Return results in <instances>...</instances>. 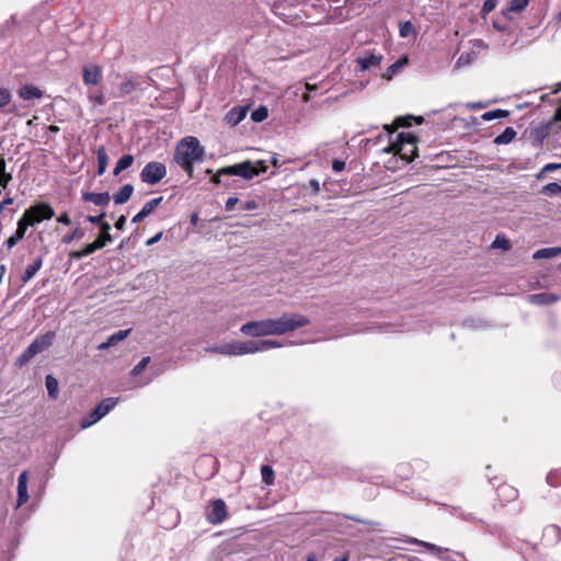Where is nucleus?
<instances>
[{
	"label": "nucleus",
	"instance_id": "nucleus-1",
	"mask_svg": "<svg viewBox=\"0 0 561 561\" xmlns=\"http://www.w3.org/2000/svg\"><path fill=\"white\" fill-rule=\"evenodd\" d=\"M309 324L310 320L306 316L287 312L277 319L267 318L259 321H249L241 325L240 332L251 337L283 335Z\"/></svg>",
	"mask_w": 561,
	"mask_h": 561
},
{
	"label": "nucleus",
	"instance_id": "nucleus-2",
	"mask_svg": "<svg viewBox=\"0 0 561 561\" xmlns=\"http://www.w3.org/2000/svg\"><path fill=\"white\" fill-rule=\"evenodd\" d=\"M203 157L204 148L201 146L199 140L196 137L188 136L178 144L174 160L190 178H193V165L195 162L201 161Z\"/></svg>",
	"mask_w": 561,
	"mask_h": 561
},
{
	"label": "nucleus",
	"instance_id": "nucleus-3",
	"mask_svg": "<svg viewBox=\"0 0 561 561\" xmlns=\"http://www.w3.org/2000/svg\"><path fill=\"white\" fill-rule=\"evenodd\" d=\"M383 151L399 157L403 163H409L417 156L416 137L412 133L402 131Z\"/></svg>",
	"mask_w": 561,
	"mask_h": 561
},
{
	"label": "nucleus",
	"instance_id": "nucleus-4",
	"mask_svg": "<svg viewBox=\"0 0 561 561\" xmlns=\"http://www.w3.org/2000/svg\"><path fill=\"white\" fill-rule=\"evenodd\" d=\"M55 211L53 207L47 203H37L31 207H28L22 217L18 221V226H23L26 230L30 226H34L36 224L42 222L43 220H48L53 218Z\"/></svg>",
	"mask_w": 561,
	"mask_h": 561
},
{
	"label": "nucleus",
	"instance_id": "nucleus-5",
	"mask_svg": "<svg viewBox=\"0 0 561 561\" xmlns=\"http://www.w3.org/2000/svg\"><path fill=\"white\" fill-rule=\"evenodd\" d=\"M55 339L54 332H47L41 336H37L16 358L15 364L19 367L26 365L34 356L47 350Z\"/></svg>",
	"mask_w": 561,
	"mask_h": 561
},
{
	"label": "nucleus",
	"instance_id": "nucleus-6",
	"mask_svg": "<svg viewBox=\"0 0 561 561\" xmlns=\"http://www.w3.org/2000/svg\"><path fill=\"white\" fill-rule=\"evenodd\" d=\"M55 339L54 332H47L41 336H37L16 358L15 364L19 367L26 365L34 356L47 350Z\"/></svg>",
	"mask_w": 561,
	"mask_h": 561
},
{
	"label": "nucleus",
	"instance_id": "nucleus-7",
	"mask_svg": "<svg viewBox=\"0 0 561 561\" xmlns=\"http://www.w3.org/2000/svg\"><path fill=\"white\" fill-rule=\"evenodd\" d=\"M266 171V167L263 161H256L255 163L251 161H243L227 168H222L219 170V174H228V175H237L243 179H253Z\"/></svg>",
	"mask_w": 561,
	"mask_h": 561
},
{
	"label": "nucleus",
	"instance_id": "nucleus-8",
	"mask_svg": "<svg viewBox=\"0 0 561 561\" xmlns=\"http://www.w3.org/2000/svg\"><path fill=\"white\" fill-rule=\"evenodd\" d=\"M165 175V165L157 161L147 163L140 172L141 181L150 185L159 183Z\"/></svg>",
	"mask_w": 561,
	"mask_h": 561
},
{
	"label": "nucleus",
	"instance_id": "nucleus-9",
	"mask_svg": "<svg viewBox=\"0 0 561 561\" xmlns=\"http://www.w3.org/2000/svg\"><path fill=\"white\" fill-rule=\"evenodd\" d=\"M206 520L211 525H219L228 517L227 505L224 500L217 499L210 502L209 510L205 514Z\"/></svg>",
	"mask_w": 561,
	"mask_h": 561
},
{
	"label": "nucleus",
	"instance_id": "nucleus-10",
	"mask_svg": "<svg viewBox=\"0 0 561 561\" xmlns=\"http://www.w3.org/2000/svg\"><path fill=\"white\" fill-rule=\"evenodd\" d=\"M117 404V399L115 398H106L104 399L90 414L91 420L88 422H83L81 426L83 428L96 423L103 416H105L115 405Z\"/></svg>",
	"mask_w": 561,
	"mask_h": 561
},
{
	"label": "nucleus",
	"instance_id": "nucleus-11",
	"mask_svg": "<svg viewBox=\"0 0 561 561\" xmlns=\"http://www.w3.org/2000/svg\"><path fill=\"white\" fill-rule=\"evenodd\" d=\"M382 61V55L366 51L362 56L356 58L357 71L364 72L370 68L378 67Z\"/></svg>",
	"mask_w": 561,
	"mask_h": 561
},
{
	"label": "nucleus",
	"instance_id": "nucleus-12",
	"mask_svg": "<svg viewBox=\"0 0 561 561\" xmlns=\"http://www.w3.org/2000/svg\"><path fill=\"white\" fill-rule=\"evenodd\" d=\"M82 80L85 85H98L102 80V67L96 64L83 66Z\"/></svg>",
	"mask_w": 561,
	"mask_h": 561
},
{
	"label": "nucleus",
	"instance_id": "nucleus-13",
	"mask_svg": "<svg viewBox=\"0 0 561 561\" xmlns=\"http://www.w3.org/2000/svg\"><path fill=\"white\" fill-rule=\"evenodd\" d=\"M27 483H28V472L26 470H24L20 473L19 479H18L16 507L25 504L28 501Z\"/></svg>",
	"mask_w": 561,
	"mask_h": 561
},
{
	"label": "nucleus",
	"instance_id": "nucleus-14",
	"mask_svg": "<svg viewBox=\"0 0 561 561\" xmlns=\"http://www.w3.org/2000/svg\"><path fill=\"white\" fill-rule=\"evenodd\" d=\"M401 540L405 543L421 546L437 556H440L444 551H448L447 548H442L435 543L423 541V540H420L417 538L410 537V536H404V538Z\"/></svg>",
	"mask_w": 561,
	"mask_h": 561
},
{
	"label": "nucleus",
	"instance_id": "nucleus-15",
	"mask_svg": "<svg viewBox=\"0 0 561 561\" xmlns=\"http://www.w3.org/2000/svg\"><path fill=\"white\" fill-rule=\"evenodd\" d=\"M542 539L549 546H554L561 540V528L558 525H548L542 533Z\"/></svg>",
	"mask_w": 561,
	"mask_h": 561
},
{
	"label": "nucleus",
	"instance_id": "nucleus-16",
	"mask_svg": "<svg viewBox=\"0 0 561 561\" xmlns=\"http://www.w3.org/2000/svg\"><path fill=\"white\" fill-rule=\"evenodd\" d=\"M82 198L85 202H91L98 206H107L111 201V196L107 192H103V193L83 192Z\"/></svg>",
	"mask_w": 561,
	"mask_h": 561
},
{
	"label": "nucleus",
	"instance_id": "nucleus-17",
	"mask_svg": "<svg viewBox=\"0 0 561 561\" xmlns=\"http://www.w3.org/2000/svg\"><path fill=\"white\" fill-rule=\"evenodd\" d=\"M527 300L533 305L543 306L551 305L559 300V297L550 293L533 294L527 297Z\"/></svg>",
	"mask_w": 561,
	"mask_h": 561
},
{
	"label": "nucleus",
	"instance_id": "nucleus-18",
	"mask_svg": "<svg viewBox=\"0 0 561 561\" xmlns=\"http://www.w3.org/2000/svg\"><path fill=\"white\" fill-rule=\"evenodd\" d=\"M19 96L22 100H32L43 98V91L34 84H26L20 88L18 91Z\"/></svg>",
	"mask_w": 561,
	"mask_h": 561
},
{
	"label": "nucleus",
	"instance_id": "nucleus-19",
	"mask_svg": "<svg viewBox=\"0 0 561 561\" xmlns=\"http://www.w3.org/2000/svg\"><path fill=\"white\" fill-rule=\"evenodd\" d=\"M138 83L133 78L124 77L122 83L118 87V93L115 94L117 98H123L131 94L136 91Z\"/></svg>",
	"mask_w": 561,
	"mask_h": 561
},
{
	"label": "nucleus",
	"instance_id": "nucleus-20",
	"mask_svg": "<svg viewBox=\"0 0 561 561\" xmlns=\"http://www.w3.org/2000/svg\"><path fill=\"white\" fill-rule=\"evenodd\" d=\"M259 344H260V341H245V342L237 341L238 356L261 352Z\"/></svg>",
	"mask_w": 561,
	"mask_h": 561
},
{
	"label": "nucleus",
	"instance_id": "nucleus-21",
	"mask_svg": "<svg viewBox=\"0 0 561 561\" xmlns=\"http://www.w3.org/2000/svg\"><path fill=\"white\" fill-rule=\"evenodd\" d=\"M42 265H43V259L37 257L33 263L28 264L25 267V270L21 276V280L24 284L30 282L35 276V274L41 270Z\"/></svg>",
	"mask_w": 561,
	"mask_h": 561
},
{
	"label": "nucleus",
	"instance_id": "nucleus-22",
	"mask_svg": "<svg viewBox=\"0 0 561 561\" xmlns=\"http://www.w3.org/2000/svg\"><path fill=\"white\" fill-rule=\"evenodd\" d=\"M134 192V186L131 184L123 185L113 196L114 203L117 205H122L126 203Z\"/></svg>",
	"mask_w": 561,
	"mask_h": 561
},
{
	"label": "nucleus",
	"instance_id": "nucleus-23",
	"mask_svg": "<svg viewBox=\"0 0 561 561\" xmlns=\"http://www.w3.org/2000/svg\"><path fill=\"white\" fill-rule=\"evenodd\" d=\"M245 107H233L228 112L226 119L229 124L237 125L245 117Z\"/></svg>",
	"mask_w": 561,
	"mask_h": 561
},
{
	"label": "nucleus",
	"instance_id": "nucleus-24",
	"mask_svg": "<svg viewBox=\"0 0 561 561\" xmlns=\"http://www.w3.org/2000/svg\"><path fill=\"white\" fill-rule=\"evenodd\" d=\"M561 254V247H554V248H543L537 250L533 257L535 260H541V259H552L557 255Z\"/></svg>",
	"mask_w": 561,
	"mask_h": 561
},
{
	"label": "nucleus",
	"instance_id": "nucleus-25",
	"mask_svg": "<svg viewBox=\"0 0 561 561\" xmlns=\"http://www.w3.org/2000/svg\"><path fill=\"white\" fill-rule=\"evenodd\" d=\"M516 137V130L513 127H506L504 131L494 138L495 145H507Z\"/></svg>",
	"mask_w": 561,
	"mask_h": 561
},
{
	"label": "nucleus",
	"instance_id": "nucleus-26",
	"mask_svg": "<svg viewBox=\"0 0 561 561\" xmlns=\"http://www.w3.org/2000/svg\"><path fill=\"white\" fill-rule=\"evenodd\" d=\"M98 154V175H103L108 164V156L104 147H100L96 150Z\"/></svg>",
	"mask_w": 561,
	"mask_h": 561
},
{
	"label": "nucleus",
	"instance_id": "nucleus-27",
	"mask_svg": "<svg viewBox=\"0 0 561 561\" xmlns=\"http://www.w3.org/2000/svg\"><path fill=\"white\" fill-rule=\"evenodd\" d=\"M541 195L545 196H561V185L557 182L548 183L547 185L542 186L539 191Z\"/></svg>",
	"mask_w": 561,
	"mask_h": 561
},
{
	"label": "nucleus",
	"instance_id": "nucleus-28",
	"mask_svg": "<svg viewBox=\"0 0 561 561\" xmlns=\"http://www.w3.org/2000/svg\"><path fill=\"white\" fill-rule=\"evenodd\" d=\"M134 162V157L131 154L123 156L117 162L113 170L114 175H118L122 171L128 169Z\"/></svg>",
	"mask_w": 561,
	"mask_h": 561
},
{
	"label": "nucleus",
	"instance_id": "nucleus-29",
	"mask_svg": "<svg viewBox=\"0 0 561 561\" xmlns=\"http://www.w3.org/2000/svg\"><path fill=\"white\" fill-rule=\"evenodd\" d=\"M45 386L49 398L56 399L58 396V380L53 375H47Z\"/></svg>",
	"mask_w": 561,
	"mask_h": 561
},
{
	"label": "nucleus",
	"instance_id": "nucleus-30",
	"mask_svg": "<svg viewBox=\"0 0 561 561\" xmlns=\"http://www.w3.org/2000/svg\"><path fill=\"white\" fill-rule=\"evenodd\" d=\"M26 229L23 226H18L13 236H11L7 241L5 245L8 250H11L21 239L24 238Z\"/></svg>",
	"mask_w": 561,
	"mask_h": 561
},
{
	"label": "nucleus",
	"instance_id": "nucleus-31",
	"mask_svg": "<svg viewBox=\"0 0 561 561\" xmlns=\"http://www.w3.org/2000/svg\"><path fill=\"white\" fill-rule=\"evenodd\" d=\"M508 115H510L508 111L496 108V110H492V111L483 113L481 118L485 122H489V121H493V119L505 118Z\"/></svg>",
	"mask_w": 561,
	"mask_h": 561
},
{
	"label": "nucleus",
	"instance_id": "nucleus-32",
	"mask_svg": "<svg viewBox=\"0 0 561 561\" xmlns=\"http://www.w3.org/2000/svg\"><path fill=\"white\" fill-rule=\"evenodd\" d=\"M261 476H262V481L265 484L272 485L274 483L275 474H274V470H273L272 467H270V466H262V468H261Z\"/></svg>",
	"mask_w": 561,
	"mask_h": 561
},
{
	"label": "nucleus",
	"instance_id": "nucleus-33",
	"mask_svg": "<svg viewBox=\"0 0 561 561\" xmlns=\"http://www.w3.org/2000/svg\"><path fill=\"white\" fill-rule=\"evenodd\" d=\"M220 354L227 356H238L237 341L220 344Z\"/></svg>",
	"mask_w": 561,
	"mask_h": 561
},
{
	"label": "nucleus",
	"instance_id": "nucleus-34",
	"mask_svg": "<svg viewBox=\"0 0 561 561\" xmlns=\"http://www.w3.org/2000/svg\"><path fill=\"white\" fill-rule=\"evenodd\" d=\"M162 199L163 197L160 196V197H157V198H152L150 201H148L141 208V211L146 215V216H149L161 203H162Z\"/></svg>",
	"mask_w": 561,
	"mask_h": 561
},
{
	"label": "nucleus",
	"instance_id": "nucleus-35",
	"mask_svg": "<svg viewBox=\"0 0 561 561\" xmlns=\"http://www.w3.org/2000/svg\"><path fill=\"white\" fill-rule=\"evenodd\" d=\"M88 100L93 105H104L106 103V99H105L103 92H101V91H90L88 93Z\"/></svg>",
	"mask_w": 561,
	"mask_h": 561
},
{
	"label": "nucleus",
	"instance_id": "nucleus-36",
	"mask_svg": "<svg viewBox=\"0 0 561 561\" xmlns=\"http://www.w3.org/2000/svg\"><path fill=\"white\" fill-rule=\"evenodd\" d=\"M268 116V111L265 106H260L257 107L256 110H254L252 113H251V119L253 122H256V123H260V122H263L267 118Z\"/></svg>",
	"mask_w": 561,
	"mask_h": 561
},
{
	"label": "nucleus",
	"instance_id": "nucleus-37",
	"mask_svg": "<svg viewBox=\"0 0 561 561\" xmlns=\"http://www.w3.org/2000/svg\"><path fill=\"white\" fill-rule=\"evenodd\" d=\"M491 247L493 249H502L507 251L510 249V241L504 234H497Z\"/></svg>",
	"mask_w": 561,
	"mask_h": 561
},
{
	"label": "nucleus",
	"instance_id": "nucleus-38",
	"mask_svg": "<svg viewBox=\"0 0 561 561\" xmlns=\"http://www.w3.org/2000/svg\"><path fill=\"white\" fill-rule=\"evenodd\" d=\"M11 180L12 175L5 172L4 159H0V186L7 187Z\"/></svg>",
	"mask_w": 561,
	"mask_h": 561
},
{
	"label": "nucleus",
	"instance_id": "nucleus-39",
	"mask_svg": "<svg viewBox=\"0 0 561 561\" xmlns=\"http://www.w3.org/2000/svg\"><path fill=\"white\" fill-rule=\"evenodd\" d=\"M529 3V0H511L507 12H522Z\"/></svg>",
	"mask_w": 561,
	"mask_h": 561
},
{
	"label": "nucleus",
	"instance_id": "nucleus-40",
	"mask_svg": "<svg viewBox=\"0 0 561 561\" xmlns=\"http://www.w3.org/2000/svg\"><path fill=\"white\" fill-rule=\"evenodd\" d=\"M130 331H131L130 329L119 330V331L115 332L114 334H112L111 336H108V341H110L111 345L114 346L118 342L125 340L129 335Z\"/></svg>",
	"mask_w": 561,
	"mask_h": 561
},
{
	"label": "nucleus",
	"instance_id": "nucleus-41",
	"mask_svg": "<svg viewBox=\"0 0 561 561\" xmlns=\"http://www.w3.org/2000/svg\"><path fill=\"white\" fill-rule=\"evenodd\" d=\"M399 33L401 37H409L414 34V26L410 21L401 22L399 25Z\"/></svg>",
	"mask_w": 561,
	"mask_h": 561
},
{
	"label": "nucleus",
	"instance_id": "nucleus-42",
	"mask_svg": "<svg viewBox=\"0 0 561 561\" xmlns=\"http://www.w3.org/2000/svg\"><path fill=\"white\" fill-rule=\"evenodd\" d=\"M408 64V58L407 57H403V58H400L399 60H397L394 64H392L391 66L388 67V70H387V73H388V78H391L393 75H396L399 69L407 65Z\"/></svg>",
	"mask_w": 561,
	"mask_h": 561
},
{
	"label": "nucleus",
	"instance_id": "nucleus-43",
	"mask_svg": "<svg viewBox=\"0 0 561 561\" xmlns=\"http://www.w3.org/2000/svg\"><path fill=\"white\" fill-rule=\"evenodd\" d=\"M474 57L471 53H463L459 56V58L456 61V67L461 68L469 66L473 61Z\"/></svg>",
	"mask_w": 561,
	"mask_h": 561
},
{
	"label": "nucleus",
	"instance_id": "nucleus-44",
	"mask_svg": "<svg viewBox=\"0 0 561 561\" xmlns=\"http://www.w3.org/2000/svg\"><path fill=\"white\" fill-rule=\"evenodd\" d=\"M259 345H260L261 352L283 346L282 343H279L277 341H273V340H262V341H260Z\"/></svg>",
	"mask_w": 561,
	"mask_h": 561
},
{
	"label": "nucleus",
	"instance_id": "nucleus-45",
	"mask_svg": "<svg viewBox=\"0 0 561 561\" xmlns=\"http://www.w3.org/2000/svg\"><path fill=\"white\" fill-rule=\"evenodd\" d=\"M150 363V357L149 356H146L144 357L133 369H131V375L133 376H138L140 375L144 369L148 366V364Z\"/></svg>",
	"mask_w": 561,
	"mask_h": 561
},
{
	"label": "nucleus",
	"instance_id": "nucleus-46",
	"mask_svg": "<svg viewBox=\"0 0 561 561\" xmlns=\"http://www.w3.org/2000/svg\"><path fill=\"white\" fill-rule=\"evenodd\" d=\"M12 100V94L8 89H0V110L7 106Z\"/></svg>",
	"mask_w": 561,
	"mask_h": 561
},
{
	"label": "nucleus",
	"instance_id": "nucleus-47",
	"mask_svg": "<svg viewBox=\"0 0 561 561\" xmlns=\"http://www.w3.org/2000/svg\"><path fill=\"white\" fill-rule=\"evenodd\" d=\"M547 482L552 486H558L561 483V472L551 471L547 476Z\"/></svg>",
	"mask_w": 561,
	"mask_h": 561
},
{
	"label": "nucleus",
	"instance_id": "nucleus-48",
	"mask_svg": "<svg viewBox=\"0 0 561 561\" xmlns=\"http://www.w3.org/2000/svg\"><path fill=\"white\" fill-rule=\"evenodd\" d=\"M83 236H84L83 230H81L80 228L77 227L70 234L65 236L62 238V242L70 243L72 240L81 239Z\"/></svg>",
	"mask_w": 561,
	"mask_h": 561
},
{
	"label": "nucleus",
	"instance_id": "nucleus-49",
	"mask_svg": "<svg viewBox=\"0 0 561 561\" xmlns=\"http://www.w3.org/2000/svg\"><path fill=\"white\" fill-rule=\"evenodd\" d=\"M100 249H102V242H98L96 240H94L92 243L87 244L83 248V251H84L85 255L88 256Z\"/></svg>",
	"mask_w": 561,
	"mask_h": 561
},
{
	"label": "nucleus",
	"instance_id": "nucleus-50",
	"mask_svg": "<svg viewBox=\"0 0 561 561\" xmlns=\"http://www.w3.org/2000/svg\"><path fill=\"white\" fill-rule=\"evenodd\" d=\"M497 5V0H485L482 7L483 13H490L493 11Z\"/></svg>",
	"mask_w": 561,
	"mask_h": 561
},
{
	"label": "nucleus",
	"instance_id": "nucleus-51",
	"mask_svg": "<svg viewBox=\"0 0 561 561\" xmlns=\"http://www.w3.org/2000/svg\"><path fill=\"white\" fill-rule=\"evenodd\" d=\"M98 242H102V248L106 245V243L112 242V236L110 232L100 233V236L95 239Z\"/></svg>",
	"mask_w": 561,
	"mask_h": 561
},
{
	"label": "nucleus",
	"instance_id": "nucleus-52",
	"mask_svg": "<svg viewBox=\"0 0 561 561\" xmlns=\"http://www.w3.org/2000/svg\"><path fill=\"white\" fill-rule=\"evenodd\" d=\"M332 169L335 173H340L345 169V162L342 160L334 159L332 161Z\"/></svg>",
	"mask_w": 561,
	"mask_h": 561
},
{
	"label": "nucleus",
	"instance_id": "nucleus-53",
	"mask_svg": "<svg viewBox=\"0 0 561 561\" xmlns=\"http://www.w3.org/2000/svg\"><path fill=\"white\" fill-rule=\"evenodd\" d=\"M105 211H102L100 215L98 216H92V215H89L87 217V220L91 224H95V225H100L102 221H103V218L105 217Z\"/></svg>",
	"mask_w": 561,
	"mask_h": 561
},
{
	"label": "nucleus",
	"instance_id": "nucleus-54",
	"mask_svg": "<svg viewBox=\"0 0 561 561\" xmlns=\"http://www.w3.org/2000/svg\"><path fill=\"white\" fill-rule=\"evenodd\" d=\"M259 204L255 201H248L241 205L242 210H255Z\"/></svg>",
	"mask_w": 561,
	"mask_h": 561
},
{
	"label": "nucleus",
	"instance_id": "nucleus-55",
	"mask_svg": "<svg viewBox=\"0 0 561 561\" xmlns=\"http://www.w3.org/2000/svg\"><path fill=\"white\" fill-rule=\"evenodd\" d=\"M561 169V163H547L542 167V172H553Z\"/></svg>",
	"mask_w": 561,
	"mask_h": 561
},
{
	"label": "nucleus",
	"instance_id": "nucleus-56",
	"mask_svg": "<svg viewBox=\"0 0 561 561\" xmlns=\"http://www.w3.org/2000/svg\"><path fill=\"white\" fill-rule=\"evenodd\" d=\"M238 202L239 199L237 197H229L226 201V210H231L238 204Z\"/></svg>",
	"mask_w": 561,
	"mask_h": 561
},
{
	"label": "nucleus",
	"instance_id": "nucleus-57",
	"mask_svg": "<svg viewBox=\"0 0 561 561\" xmlns=\"http://www.w3.org/2000/svg\"><path fill=\"white\" fill-rule=\"evenodd\" d=\"M71 260H81L82 257L87 256L83 249L79 251H72L69 254Z\"/></svg>",
	"mask_w": 561,
	"mask_h": 561
},
{
	"label": "nucleus",
	"instance_id": "nucleus-58",
	"mask_svg": "<svg viewBox=\"0 0 561 561\" xmlns=\"http://www.w3.org/2000/svg\"><path fill=\"white\" fill-rule=\"evenodd\" d=\"M125 224H126V217L124 215H122L115 222V227L118 229V230H123L124 227H125Z\"/></svg>",
	"mask_w": 561,
	"mask_h": 561
},
{
	"label": "nucleus",
	"instance_id": "nucleus-59",
	"mask_svg": "<svg viewBox=\"0 0 561 561\" xmlns=\"http://www.w3.org/2000/svg\"><path fill=\"white\" fill-rule=\"evenodd\" d=\"M57 221L60 222V224H64V225H70V222H71V220H70V218H69L67 213L61 214L57 218Z\"/></svg>",
	"mask_w": 561,
	"mask_h": 561
},
{
	"label": "nucleus",
	"instance_id": "nucleus-60",
	"mask_svg": "<svg viewBox=\"0 0 561 561\" xmlns=\"http://www.w3.org/2000/svg\"><path fill=\"white\" fill-rule=\"evenodd\" d=\"M161 238H162V232H158L157 234H154L153 237L148 239L146 244L152 245V244L157 243Z\"/></svg>",
	"mask_w": 561,
	"mask_h": 561
},
{
	"label": "nucleus",
	"instance_id": "nucleus-61",
	"mask_svg": "<svg viewBox=\"0 0 561 561\" xmlns=\"http://www.w3.org/2000/svg\"><path fill=\"white\" fill-rule=\"evenodd\" d=\"M205 351L211 354H220V345L207 346Z\"/></svg>",
	"mask_w": 561,
	"mask_h": 561
},
{
	"label": "nucleus",
	"instance_id": "nucleus-62",
	"mask_svg": "<svg viewBox=\"0 0 561 561\" xmlns=\"http://www.w3.org/2000/svg\"><path fill=\"white\" fill-rule=\"evenodd\" d=\"M13 204V198L12 197H7L4 198L1 203H0V213L4 209V207H7L8 205H11Z\"/></svg>",
	"mask_w": 561,
	"mask_h": 561
},
{
	"label": "nucleus",
	"instance_id": "nucleus-63",
	"mask_svg": "<svg viewBox=\"0 0 561 561\" xmlns=\"http://www.w3.org/2000/svg\"><path fill=\"white\" fill-rule=\"evenodd\" d=\"M309 184L316 194L320 192V184L318 180H311Z\"/></svg>",
	"mask_w": 561,
	"mask_h": 561
},
{
	"label": "nucleus",
	"instance_id": "nucleus-64",
	"mask_svg": "<svg viewBox=\"0 0 561 561\" xmlns=\"http://www.w3.org/2000/svg\"><path fill=\"white\" fill-rule=\"evenodd\" d=\"M147 216L140 210L138 214H136L134 217H133V222H140L141 220H144Z\"/></svg>",
	"mask_w": 561,
	"mask_h": 561
}]
</instances>
